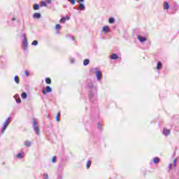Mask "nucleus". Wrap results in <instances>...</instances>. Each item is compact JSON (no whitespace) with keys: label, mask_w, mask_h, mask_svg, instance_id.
Instances as JSON below:
<instances>
[{"label":"nucleus","mask_w":179,"mask_h":179,"mask_svg":"<svg viewBox=\"0 0 179 179\" xmlns=\"http://www.w3.org/2000/svg\"><path fill=\"white\" fill-rule=\"evenodd\" d=\"M27 47H29V43H27V39H24L22 41V48L23 50H27Z\"/></svg>","instance_id":"obj_5"},{"label":"nucleus","mask_w":179,"mask_h":179,"mask_svg":"<svg viewBox=\"0 0 179 179\" xmlns=\"http://www.w3.org/2000/svg\"><path fill=\"white\" fill-rule=\"evenodd\" d=\"M162 66H163L162 62H158L157 64V67H156L157 71H160V69H162Z\"/></svg>","instance_id":"obj_13"},{"label":"nucleus","mask_w":179,"mask_h":179,"mask_svg":"<svg viewBox=\"0 0 179 179\" xmlns=\"http://www.w3.org/2000/svg\"><path fill=\"white\" fill-rule=\"evenodd\" d=\"M40 17H41V14L39 13H35L33 15V18H34V19H40Z\"/></svg>","instance_id":"obj_10"},{"label":"nucleus","mask_w":179,"mask_h":179,"mask_svg":"<svg viewBox=\"0 0 179 179\" xmlns=\"http://www.w3.org/2000/svg\"><path fill=\"white\" fill-rule=\"evenodd\" d=\"M173 169V164H169V169L171 170Z\"/></svg>","instance_id":"obj_42"},{"label":"nucleus","mask_w":179,"mask_h":179,"mask_svg":"<svg viewBox=\"0 0 179 179\" xmlns=\"http://www.w3.org/2000/svg\"><path fill=\"white\" fill-rule=\"evenodd\" d=\"M98 129H101V124L98 123Z\"/></svg>","instance_id":"obj_41"},{"label":"nucleus","mask_w":179,"mask_h":179,"mask_svg":"<svg viewBox=\"0 0 179 179\" xmlns=\"http://www.w3.org/2000/svg\"><path fill=\"white\" fill-rule=\"evenodd\" d=\"M177 159H175L174 160H173V166H174V167H176V166H177Z\"/></svg>","instance_id":"obj_34"},{"label":"nucleus","mask_w":179,"mask_h":179,"mask_svg":"<svg viewBox=\"0 0 179 179\" xmlns=\"http://www.w3.org/2000/svg\"><path fill=\"white\" fill-rule=\"evenodd\" d=\"M90 62V59H85L84 60V62H83V65H84V66H86L89 65Z\"/></svg>","instance_id":"obj_16"},{"label":"nucleus","mask_w":179,"mask_h":179,"mask_svg":"<svg viewBox=\"0 0 179 179\" xmlns=\"http://www.w3.org/2000/svg\"><path fill=\"white\" fill-rule=\"evenodd\" d=\"M21 97H22L23 99H27V93L22 92V94H21Z\"/></svg>","instance_id":"obj_19"},{"label":"nucleus","mask_w":179,"mask_h":179,"mask_svg":"<svg viewBox=\"0 0 179 179\" xmlns=\"http://www.w3.org/2000/svg\"><path fill=\"white\" fill-rule=\"evenodd\" d=\"M15 97V99H16V98H17V97H19V94H15V96H14Z\"/></svg>","instance_id":"obj_43"},{"label":"nucleus","mask_w":179,"mask_h":179,"mask_svg":"<svg viewBox=\"0 0 179 179\" xmlns=\"http://www.w3.org/2000/svg\"><path fill=\"white\" fill-rule=\"evenodd\" d=\"M46 3H51L52 2V0H45Z\"/></svg>","instance_id":"obj_38"},{"label":"nucleus","mask_w":179,"mask_h":179,"mask_svg":"<svg viewBox=\"0 0 179 179\" xmlns=\"http://www.w3.org/2000/svg\"><path fill=\"white\" fill-rule=\"evenodd\" d=\"M24 74H25V76H27V78H28V76H29V71H28L27 70H26V71H24Z\"/></svg>","instance_id":"obj_33"},{"label":"nucleus","mask_w":179,"mask_h":179,"mask_svg":"<svg viewBox=\"0 0 179 179\" xmlns=\"http://www.w3.org/2000/svg\"><path fill=\"white\" fill-rule=\"evenodd\" d=\"M102 31H103V33H108V31H110V27L108 26H105L102 28Z\"/></svg>","instance_id":"obj_11"},{"label":"nucleus","mask_w":179,"mask_h":179,"mask_svg":"<svg viewBox=\"0 0 179 179\" xmlns=\"http://www.w3.org/2000/svg\"><path fill=\"white\" fill-rule=\"evenodd\" d=\"M41 6L47 7V3H45V1H41Z\"/></svg>","instance_id":"obj_26"},{"label":"nucleus","mask_w":179,"mask_h":179,"mask_svg":"<svg viewBox=\"0 0 179 179\" xmlns=\"http://www.w3.org/2000/svg\"><path fill=\"white\" fill-rule=\"evenodd\" d=\"M137 38L140 43H145V41H148V38L141 36L139 35L137 36Z\"/></svg>","instance_id":"obj_6"},{"label":"nucleus","mask_w":179,"mask_h":179,"mask_svg":"<svg viewBox=\"0 0 179 179\" xmlns=\"http://www.w3.org/2000/svg\"><path fill=\"white\" fill-rule=\"evenodd\" d=\"M171 131H170V129H166L164 128L163 129V135H164L165 136H169V135H170Z\"/></svg>","instance_id":"obj_7"},{"label":"nucleus","mask_w":179,"mask_h":179,"mask_svg":"<svg viewBox=\"0 0 179 179\" xmlns=\"http://www.w3.org/2000/svg\"><path fill=\"white\" fill-rule=\"evenodd\" d=\"M90 72H92V73L96 74L97 80H101V78H103V75L101 74V71L99 70V68L92 69L90 70Z\"/></svg>","instance_id":"obj_1"},{"label":"nucleus","mask_w":179,"mask_h":179,"mask_svg":"<svg viewBox=\"0 0 179 179\" xmlns=\"http://www.w3.org/2000/svg\"><path fill=\"white\" fill-rule=\"evenodd\" d=\"M90 99H92V97H93V92H90Z\"/></svg>","instance_id":"obj_40"},{"label":"nucleus","mask_w":179,"mask_h":179,"mask_svg":"<svg viewBox=\"0 0 179 179\" xmlns=\"http://www.w3.org/2000/svg\"><path fill=\"white\" fill-rule=\"evenodd\" d=\"M76 9L77 10H85L86 6L83 3H80L78 8Z\"/></svg>","instance_id":"obj_8"},{"label":"nucleus","mask_w":179,"mask_h":179,"mask_svg":"<svg viewBox=\"0 0 179 179\" xmlns=\"http://www.w3.org/2000/svg\"><path fill=\"white\" fill-rule=\"evenodd\" d=\"M12 20H13V22H15V20H16V18L15 17H13Z\"/></svg>","instance_id":"obj_44"},{"label":"nucleus","mask_w":179,"mask_h":179,"mask_svg":"<svg viewBox=\"0 0 179 179\" xmlns=\"http://www.w3.org/2000/svg\"><path fill=\"white\" fill-rule=\"evenodd\" d=\"M159 162H160V159H159V157L154 158V163L155 164H157L159 163Z\"/></svg>","instance_id":"obj_23"},{"label":"nucleus","mask_w":179,"mask_h":179,"mask_svg":"<svg viewBox=\"0 0 179 179\" xmlns=\"http://www.w3.org/2000/svg\"><path fill=\"white\" fill-rule=\"evenodd\" d=\"M83 2H85V0H78V1H77V3H83Z\"/></svg>","instance_id":"obj_36"},{"label":"nucleus","mask_w":179,"mask_h":179,"mask_svg":"<svg viewBox=\"0 0 179 179\" xmlns=\"http://www.w3.org/2000/svg\"><path fill=\"white\" fill-rule=\"evenodd\" d=\"M70 62H71V64H73L75 62V59L70 58Z\"/></svg>","instance_id":"obj_35"},{"label":"nucleus","mask_w":179,"mask_h":179,"mask_svg":"<svg viewBox=\"0 0 179 179\" xmlns=\"http://www.w3.org/2000/svg\"><path fill=\"white\" fill-rule=\"evenodd\" d=\"M71 40L75 41V38H73V36H72Z\"/></svg>","instance_id":"obj_46"},{"label":"nucleus","mask_w":179,"mask_h":179,"mask_svg":"<svg viewBox=\"0 0 179 179\" xmlns=\"http://www.w3.org/2000/svg\"><path fill=\"white\" fill-rule=\"evenodd\" d=\"M71 5H75L76 3V0H68Z\"/></svg>","instance_id":"obj_27"},{"label":"nucleus","mask_w":179,"mask_h":179,"mask_svg":"<svg viewBox=\"0 0 179 179\" xmlns=\"http://www.w3.org/2000/svg\"><path fill=\"white\" fill-rule=\"evenodd\" d=\"M16 103H22V100L20 99V98H19L18 99H16Z\"/></svg>","instance_id":"obj_37"},{"label":"nucleus","mask_w":179,"mask_h":179,"mask_svg":"<svg viewBox=\"0 0 179 179\" xmlns=\"http://www.w3.org/2000/svg\"><path fill=\"white\" fill-rule=\"evenodd\" d=\"M66 20H69V17H66Z\"/></svg>","instance_id":"obj_45"},{"label":"nucleus","mask_w":179,"mask_h":179,"mask_svg":"<svg viewBox=\"0 0 179 179\" xmlns=\"http://www.w3.org/2000/svg\"><path fill=\"white\" fill-rule=\"evenodd\" d=\"M32 127L34 131H35V134H36V135H40V128L38 127V122H37V120H36V118L33 119Z\"/></svg>","instance_id":"obj_2"},{"label":"nucleus","mask_w":179,"mask_h":179,"mask_svg":"<svg viewBox=\"0 0 179 179\" xmlns=\"http://www.w3.org/2000/svg\"><path fill=\"white\" fill-rule=\"evenodd\" d=\"M59 117H61V113H58L56 117V121L59 122Z\"/></svg>","instance_id":"obj_25"},{"label":"nucleus","mask_w":179,"mask_h":179,"mask_svg":"<svg viewBox=\"0 0 179 179\" xmlns=\"http://www.w3.org/2000/svg\"><path fill=\"white\" fill-rule=\"evenodd\" d=\"M136 1H139V0H136Z\"/></svg>","instance_id":"obj_47"},{"label":"nucleus","mask_w":179,"mask_h":179,"mask_svg":"<svg viewBox=\"0 0 179 179\" xmlns=\"http://www.w3.org/2000/svg\"><path fill=\"white\" fill-rule=\"evenodd\" d=\"M22 37H23L24 40H27V38H26V34H23Z\"/></svg>","instance_id":"obj_39"},{"label":"nucleus","mask_w":179,"mask_h":179,"mask_svg":"<svg viewBox=\"0 0 179 179\" xmlns=\"http://www.w3.org/2000/svg\"><path fill=\"white\" fill-rule=\"evenodd\" d=\"M45 83H47V85H51V78H45Z\"/></svg>","instance_id":"obj_21"},{"label":"nucleus","mask_w":179,"mask_h":179,"mask_svg":"<svg viewBox=\"0 0 179 179\" xmlns=\"http://www.w3.org/2000/svg\"><path fill=\"white\" fill-rule=\"evenodd\" d=\"M55 29H56V30H58V29H61V24H56Z\"/></svg>","instance_id":"obj_31"},{"label":"nucleus","mask_w":179,"mask_h":179,"mask_svg":"<svg viewBox=\"0 0 179 179\" xmlns=\"http://www.w3.org/2000/svg\"><path fill=\"white\" fill-rule=\"evenodd\" d=\"M57 162V157H53L52 159V163H55Z\"/></svg>","instance_id":"obj_30"},{"label":"nucleus","mask_w":179,"mask_h":179,"mask_svg":"<svg viewBox=\"0 0 179 179\" xmlns=\"http://www.w3.org/2000/svg\"><path fill=\"white\" fill-rule=\"evenodd\" d=\"M24 146H26V148H30V146H31V142L29 141H25L24 142Z\"/></svg>","instance_id":"obj_12"},{"label":"nucleus","mask_w":179,"mask_h":179,"mask_svg":"<svg viewBox=\"0 0 179 179\" xmlns=\"http://www.w3.org/2000/svg\"><path fill=\"white\" fill-rule=\"evenodd\" d=\"M51 92H52V88H51V87L50 86H47L45 87V90H43V94H47V93H51Z\"/></svg>","instance_id":"obj_4"},{"label":"nucleus","mask_w":179,"mask_h":179,"mask_svg":"<svg viewBox=\"0 0 179 179\" xmlns=\"http://www.w3.org/2000/svg\"><path fill=\"white\" fill-rule=\"evenodd\" d=\"M66 22V18H65V17H62L59 21L60 23H65Z\"/></svg>","instance_id":"obj_24"},{"label":"nucleus","mask_w":179,"mask_h":179,"mask_svg":"<svg viewBox=\"0 0 179 179\" xmlns=\"http://www.w3.org/2000/svg\"><path fill=\"white\" fill-rule=\"evenodd\" d=\"M38 9H40V5H38V4H34V10H38Z\"/></svg>","instance_id":"obj_20"},{"label":"nucleus","mask_w":179,"mask_h":179,"mask_svg":"<svg viewBox=\"0 0 179 179\" xmlns=\"http://www.w3.org/2000/svg\"><path fill=\"white\" fill-rule=\"evenodd\" d=\"M32 45H38V41H34L31 43Z\"/></svg>","instance_id":"obj_28"},{"label":"nucleus","mask_w":179,"mask_h":179,"mask_svg":"<svg viewBox=\"0 0 179 179\" xmlns=\"http://www.w3.org/2000/svg\"><path fill=\"white\" fill-rule=\"evenodd\" d=\"M90 166H92V161L91 160H88L87 162V169H90Z\"/></svg>","instance_id":"obj_22"},{"label":"nucleus","mask_w":179,"mask_h":179,"mask_svg":"<svg viewBox=\"0 0 179 179\" xmlns=\"http://www.w3.org/2000/svg\"><path fill=\"white\" fill-rule=\"evenodd\" d=\"M169 8H170V5L169 4V2L164 1V9L165 10H169Z\"/></svg>","instance_id":"obj_9"},{"label":"nucleus","mask_w":179,"mask_h":179,"mask_svg":"<svg viewBox=\"0 0 179 179\" xmlns=\"http://www.w3.org/2000/svg\"><path fill=\"white\" fill-rule=\"evenodd\" d=\"M60 179H62V178H60Z\"/></svg>","instance_id":"obj_48"},{"label":"nucleus","mask_w":179,"mask_h":179,"mask_svg":"<svg viewBox=\"0 0 179 179\" xmlns=\"http://www.w3.org/2000/svg\"><path fill=\"white\" fill-rule=\"evenodd\" d=\"M108 22L110 24H113L115 22V19L114 17H110Z\"/></svg>","instance_id":"obj_18"},{"label":"nucleus","mask_w":179,"mask_h":179,"mask_svg":"<svg viewBox=\"0 0 179 179\" xmlns=\"http://www.w3.org/2000/svg\"><path fill=\"white\" fill-rule=\"evenodd\" d=\"M14 80H15V83H17V85H19V83H20V80H19V76H15Z\"/></svg>","instance_id":"obj_17"},{"label":"nucleus","mask_w":179,"mask_h":179,"mask_svg":"<svg viewBox=\"0 0 179 179\" xmlns=\"http://www.w3.org/2000/svg\"><path fill=\"white\" fill-rule=\"evenodd\" d=\"M43 179H49V176L47 173H43Z\"/></svg>","instance_id":"obj_29"},{"label":"nucleus","mask_w":179,"mask_h":179,"mask_svg":"<svg viewBox=\"0 0 179 179\" xmlns=\"http://www.w3.org/2000/svg\"><path fill=\"white\" fill-rule=\"evenodd\" d=\"M88 87H90V89H93V87H94L93 83H89L88 84Z\"/></svg>","instance_id":"obj_32"},{"label":"nucleus","mask_w":179,"mask_h":179,"mask_svg":"<svg viewBox=\"0 0 179 179\" xmlns=\"http://www.w3.org/2000/svg\"><path fill=\"white\" fill-rule=\"evenodd\" d=\"M10 117H8L4 122L3 127L1 129V134H5V131H6V128H8L9 124H10Z\"/></svg>","instance_id":"obj_3"},{"label":"nucleus","mask_w":179,"mask_h":179,"mask_svg":"<svg viewBox=\"0 0 179 179\" xmlns=\"http://www.w3.org/2000/svg\"><path fill=\"white\" fill-rule=\"evenodd\" d=\"M16 157L17 159H23L24 157V152L18 153Z\"/></svg>","instance_id":"obj_14"},{"label":"nucleus","mask_w":179,"mask_h":179,"mask_svg":"<svg viewBox=\"0 0 179 179\" xmlns=\"http://www.w3.org/2000/svg\"><path fill=\"white\" fill-rule=\"evenodd\" d=\"M110 59H118V55L113 53L110 55Z\"/></svg>","instance_id":"obj_15"}]
</instances>
